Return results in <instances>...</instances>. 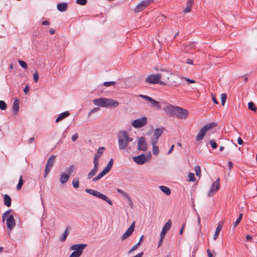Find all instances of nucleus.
Listing matches in <instances>:
<instances>
[{
    "instance_id": "obj_39",
    "label": "nucleus",
    "mask_w": 257,
    "mask_h": 257,
    "mask_svg": "<svg viewBox=\"0 0 257 257\" xmlns=\"http://www.w3.org/2000/svg\"><path fill=\"white\" fill-rule=\"evenodd\" d=\"M7 105L3 100H0V109L1 110H5L7 108Z\"/></svg>"
},
{
    "instance_id": "obj_20",
    "label": "nucleus",
    "mask_w": 257,
    "mask_h": 257,
    "mask_svg": "<svg viewBox=\"0 0 257 257\" xmlns=\"http://www.w3.org/2000/svg\"><path fill=\"white\" fill-rule=\"evenodd\" d=\"M57 9L60 12H65L67 10L68 5L65 3H58L57 5Z\"/></svg>"
},
{
    "instance_id": "obj_17",
    "label": "nucleus",
    "mask_w": 257,
    "mask_h": 257,
    "mask_svg": "<svg viewBox=\"0 0 257 257\" xmlns=\"http://www.w3.org/2000/svg\"><path fill=\"white\" fill-rule=\"evenodd\" d=\"M164 130V128L163 127L161 128H157L154 133V136L155 137V139L153 140H157V142H158V140L163 134Z\"/></svg>"
},
{
    "instance_id": "obj_6",
    "label": "nucleus",
    "mask_w": 257,
    "mask_h": 257,
    "mask_svg": "<svg viewBox=\"0 0 257 257\" xmlns=\"http://www.w3.org/2000/svg\"><path fill=\"white\" fill-rule=\"evenodd\" d=\"M158 74L160 76V80H161V82H163V83H161V85H168V83L169 81L170 77L171 76L172 73L169 71L165 69H161V73Z\"/></svg>"
},
{
    "instance_id": "obj_63",
    "label": "nucleus",
    "mask_w": 257,
    "mask_h": 257,
    "mask_svg": "<svg viewBox=\"0 0 257 257\" xmlns=\"http://www.w3.org/2000/svg\"><path fill=\"white\" fill-rule=\"evenodd\" d=\"M121 194H122L123 196L126 197L128 199H130V196H128V194L123 192H122V193H121Z\"/></svg>"
},
{
    "instance_id": "obj_50",
    "label": "nucleus",
    "mask_w": 257,
    "mask_h": 257,
    "mask_svg": "<svg viewBox=\"0 0 257 257\" xmlns=\"http://www.w3.org/2000/svg\"><path fill=\"white\" fill-rule=\"evenodd\" d=\"M242 214H240L238 218L236 219V220L234 223V225H238L240 223L241 220L242 219Z\"/></svg>"
},
{
    "instance_id": "obj_49",
    "label": "nucleus",
    "mask_w": 257,
    "mask_h": 257,
    "mask_svg": "<svg viewBox=\"0 0 257 257\" xmlns=\"http://www.w3.org/2000/svg\"><path fill=\"white\" fill-rule=\"evenodd\" d=\"M114 84H115V82H114V81H108V82L106 81V82H105L103 83V85L106 87L110 86Z\"/></svg>"
},
{
    "instance_id": "obj_28",
    "label": "nucleus",
    "mask_w": 257,
    "mask_h": 257,
    "mask_svg": "<svg viewBox=\"0 0 257 257\" xmlns=\"http://www.w3.org/2000/svg\"><path fill=\"white\" fill-rule=\"evenodd\" d=\"M159 188L167 195H170L171 193V190L168 187L165 186H160Z\"/></svg>"
},
{
    "instance_id": "obj_10",
    "label": "nucleus",
    "mask_w": 257,
    "mask_h": 257,
    "mask_svg": "<svg viewBox=\"0 0 257 257\" xmlns=\"http://www.w3.org/2000/svg\"><path fill=\"white\" fill-rule=\"evenodd\" d=\"M147 122V118L144 116L134 120L132 125L135 128H140L145 125Z\"/></svg>"
},
{
    "instance_id": "obj_32",
    "label": "nucleus",
    "mask_w": 257,
    "mask_h": 257,
    "mask_svg": "<svg viewBox=\"0 0 257 257\" xmlns=\"http://www.w3.org/2000/svg\"><path fill=\"white\" fill-rule=\"evenodd\" d=\"M74 166L71 165L68 168H66L65 170V172H66V174L69 175L70 176V175L72 174L74 170Z\"/></svg>"
},
{
    "instance_id": "obj_58",
    "label": "nucleus",
    "mask_w": 257,
    "mask_h": 257,
    "mask_svg": "<svg viewBox=\"0 0 257 257\" xmlns=\"http://www.w3.org/2000/svg\"><path fill=\"white\" fill-rule=\"evenodd\" d=\"M237 143L239 145H242L243 144V142L240 137L238 138Z\"/></svg>"
},
{
    "instance_id": "obj_4",
    "label": "nucleus",
    "mask_w": 257,
    "mask_h": 257,
    "mask_svg": "<svg viewBox=\"0 0 257 257\" xmlns=\"http://www.w3.org/2000/svg\"><path fill=\"white\" fill-rule=\"evenodd\" d=\"M87 246L86 244H77L72 245L70 249L74 250L69 257H80L82 253L83 250Z\"/></svg>"
},
{
    "instance_id": "obj_47",
    "label": "nucleus",
    "mask_w": 257,
    "mask_h": 257,
    "mask_svg": "<svg viewBox=\"0 0 257 257\" xmlns=\"http://www.w3.org/2000/svg\"><path fill=\"white\" fill-rule=\"evenodd\" d=\"M11 212V210H8L3 214V221L4 222L7 216H9L10 213Z\"/></svg>"
},
{
    "instance_id": "obj_61",
    "label": "nucleus",
    "mask_w": 257,
    "mask_h": 257,
    "mask_svg": "<svg viewBox=\"0 0 257 257\" xmlns=\"http://www.w3.org/2000/svg\"><path fill=\"white\" fill-rule=\"evenodd\" d=\"M174 145H172L171 146V148L170 149V150H169L168 152V154H170L171 153L173 150H174Z\"/></svg>"
},
{
    "instance_id": "obj_56",
    "label": "nucleus",
    "mask_w": 257,
    "mask_h": 257,
    "mask_svg": "<svg viewBox=\"0 0 257 257\" xmlns=\"http://www.w3.org/2000/svg\"><path fill=\"white\" fill-rule=\"evenodd\" d=\"M164 238L162 237H160V240L158 242V247H160L163 243V241L164 240Z\"/></svg>"
},
{
    "instance_id": "obj_60",
    "label": "nucleus",
    "mask_w": 257,
    "mask_h": 257,
    "mask_svg": "<svg viewBox=\"0 0 257 257\" xmlns=\"http://www.w3.org/2000/svg\"><path fill=\"white\" fill-rule=\"evenodd\" d=\"M29 90V87H28V85H26V87L24 89V91L26 94H27Z\"/></svg>"
},
{
    "instance_id": "obj_38",
    "label": "nucleus",
    "mask_w": 257,
    "mask_h": 257,
    "mask_svg": "<svg viewBox=\"0 0 257 257\" xmlns=\"http://www.w3.org/2000/svg\"><path fill=\"white\" fill-rule=\"evenodd\" d=\"M192 5L191 4H186V7L183 10V12L185 14L188 13L191 11Z\"/></svg>"
},
{
    "instance_id": "obj_1",
    "label": "nucleus",
    "mask_w": 257,
    "mask_h": 257,
    "mask_svg": "<svg viewBox=\"0 0 257 257\" xmlns=\"http://www.w3.org/2000/svg\"><path fill=\"white\" fill-rule=\"evenodd\" d=\"M93 103L102 107H116L118 106V102L114 99L101 97L93 100Z\"/></svg>"
},
{
    "instance_id": "obj_2",
    "label": "nucleus",
    "mask_w": 257,
    "mask_h": 257,
    "mask_svg": "<svg viewBox=\"0 0 257 257\" xmlns=\"http://www.w3.org/2000/svg\"><path fill=\"white\" fill-rule=\"evenodd\" d=\"M133 139L128 136L126 131H120L118 134V147L120 150H125L127 148L129 142H132Z\"/></svg>"
},
{
    "instance_id": "obj_14",
    "label": "nucleus",
    "mask_w": 257,
    "mask_h": 257,
    "mask_svg": "<svg viewBox=\"0 0 257 257\" xmlns=\"http://www.w3.org/2000/svg\"><path fill=\"white\" fill-rule=\"evenodd\" d=\"M134 161L138 165H143L146 162V157L144 154L133 157Z\"/></svg>"
},
{
    "instance_id": "obj_27",
    "label": "nucleus",
    "mask_w": 257,
    "mask_h": 257,
    "mask_svg": "<svg viewBox=\"0 0 257 257\" xmlns=\"http://www.w3.org/2000/svg\"><path fill=\"white\" fill-rule=\"evenodd\" d=\"M6 225H15V221L14 216L12 215H9L6 218Z\"/></svg>"
},
{
    "instance_id": "obj_37",
    "label": "nucleus",
    "mask_w": 257,
    "mask_h": 257,
    "mask_svg": "<svg viewBox=\"0 0 257 257\" xmlns=\"http://www.w3.org/2000/svg\"><path fill=\"white\" fill-rule=\"evenodd\" d=\"M248 107L250 110H251L253 111H256V110L257 109L254 103L253 102H248Z\"/></svg>"
},
{
    "instance_id": "obj_52",
    "label": "nucleus",
    "mask_w": 257,
    "mask_h": 257,
    "mask_svg": "<svg viewBox=\"0 0 257 257\" xmlns=\"http://www.w3.org/2000/svg\"><path fill=\"white\" fill-rule=\"evenodd\" d=\"M104 150H105V148L104 147H99L97 150V153L100 155H101L102 154H103Z\"/></svg>"
},
{
    "instance_id": "obj_59",
    "label": "nucleus",
    "mask_w": 257,
    "mask_h": 257,
    "mask_svg": "<svg viewBox=\"0 0 257 257\" xmlns=\"http://www.w3.org/2000/svg\"><path fill=\"white\" fill-rule=\"evenodd\" d=\"M246 239L247 241H251L252 240V237L249 235H247L246 236Z\"/></svg>"
},
{
    "instance_id": "obj_44",
    "label": "nucleus",
    "mask_w": 257,
    "mask_h": 257,
    "mask_svg": "<svg viewBox=\"0 0 257 257\" xmlns=\"http://www.w3.org/2000/svg\"><path fill=\"white\" fill-rule=\"evenodd\" d=\"M209 144L213 149H216L217 147V144L214 140H210L209 141Z\"/></svg>"
},
{
    "instance_id": "obj_9",
    "label": "nucleus",
    "mask_w": 257,
    "mask_h": 257,
    "mask_svg": "<svg viewBox=\"0 0 257 257\" xmlns=\"http://www.w3.org/2000/svg\"><path fill=\"white\" fill-rule=\"evenodd\" d=\"M220 188V179L218 178L211 185L210 189L208 192L207 195L208 197L213 196V195Z\"/></svg>"
},
{
    "instance_id": "obj_34",
    "label": "nucleus",
    "mask_w": 257,
    "mask_h": 257,
    "mask_svg": "<svg viewBox=\"0 0 257 257\" xmlns=\"http://www.w3.org/2000/svg\"><path fill=\"white\" fill-rule=\"evenodd\" d=\"M222 226H217L216 229V230H215V233L214 234V236H213V239L214 240H216V238H217L221 229H222Z\"/></svg>"
},
{
    "instance_id": "obj_33",
    "label": "nucleus",
    "mask_w": 257,
    "mask_h": 257,
    "mask_svg": "<svg viewBox=\"0 0 257 257\" xmlns=\"http://www.w3.org/2000/svg\"><path fill=\"white\" fill-rule=\"evenodd\" d=\"M113 163V159H110L108 162V163L107 164L106 166L104 168V169L109 172L112 167Z\"/></svg>"
},
{
    "instance_id": "obj_8",
    "label": "nucleus",
    "mask_w": 257,
    "mask_h": 257,
    "mask_svg": "<svg viewBox=\"0 0 257 257\" xmlns=\"http://www.w3.org/2000/svg\"><path fill=\"white\" fill-rule=\"evenodd\" d=\"M146 82L149 84H159L163 83L160 80L159 74H151L148 75L146 78Z\"/></svg>"
},
{
    "instance_id": "obj_12",
    "label": "nucleus",
    "mask_w": 257,
    "mask_h": 257,
    "mask_svg": "<svg viewBox=\"0 0 257 257\" xmlns=\"http://www.w3.org/2000/svg\"><path fill=\"white\" fill-rule=\"evenodd\" d=\"M138 149L142 151H146L147 149V144L146 139L144 137H140L138 141Z\"/></svg>"
},
{
    "instance_id": "obj_55",
    "label": "nucleus",
    "mask_w": 257,
    "mask_h": 257,
    "mask_svg": "<svg viewBox=\"0 0 257 257\" xmlns=\"http://www.w3.org/2000/svg\"><path fill=\"white\" fill-rule=\"evenodd\" d=\"M78 137V135L77 134H75L72 135L71 137V140L73 142H75L77 139Z\"/></svg>"
},
{
    "instance_id": "obj_11",
    "label": "nucleus",
    "mask_w": 257,
    "mask_h": 257,
    "mask_svg": "<svg viewBox=\"0 0 257 257\" xmlns=\"http://www.w3.org/2000/svg\"><path fill=\"white\" fill-rule=\"evenodd\" d=\"M139 96L146 100L151 102V105L153 107H156L158 109H160L161 107V104L159 101H157L149 96L145 95L143 94L139 95Z\"/></svg>"
},
{
    "instance_id": "obj_54",
    "label": "nucleus",
    "mask_w": 257,
    "mask_h": 257,
    "mask_svg": "<svg viewBox=\"0 0 257 257\" xmlns=\"http://www.w3.org/2000/svg\"><path fill=\"white\" fill-rule=\"evenodd\" d=\"M184 79L186 81H187L188 82H189V83H195V81L193 80V79H189L188 78H186V77H184Z\"/></svg>"
},
{
    "instance_id": "obj_51",
    "label": "nucleus",
    "mask_w": 257,
    "mask_h": 257,
    "mask_svg": "<svg viewBox=\"0 0 257 257\" xmlns=\"http://www.w3.org/2000/svg\"><path fill=\"white\" fill-rule=\"evenodd\" d=\"M93 163L94 165V167L98 168V166H99L98 159H97L96 158H94Z\"/></svg>"
},
{
    "instance_id": "obj_43",
    "label": "nucleus",
    "mask_w": 257,
    "mask_h": 257,
    "mask_svg": "<svg viewBox=\"0 0 257 257\" xmlns=\"http://www.w3.org/2000/svg\"><path fill=\"white\" fill-rule=\"evenodd\" d=\"M195 173L197 176L200 177L201 175V169L198 166L195 167Z\"/></svg>"
},
{
    "instance_id": "obj_29",
    "label": "nucleus",
    "mask_w": 257,
    "mask_h": 257,
    "mask_svg": "<svg viewBox=\"0 0 257 257\" xmlns=\"http://www.w3.org/2000/svg\"><path fill=\"white\" fill-rule=\"evenodd\" d=\"M98 168L93 167V168L89 172L87 175V179H90L93 177L98 171Z\"/></svg>"
},
{
    "instance_id": "obj_46",
    "label": "nucleus",
    "mask_w": 257,
    "mask_h": 257,
    "mask_svg": "<svg viewBox=\"0 0 257 257\" xmlns=\"http://www.w3.org/2000/svg\"><path fill=\"white\" fill-rule=\"evenodd\" d=\"M34 80L35 82H37L39 80V74L37 71H36L33 75Z\"/></svg>"
},
{
    "instance_id": "obj_40",
    "label": "nucleus",
    "mask_w": 257,
    "mask_h": 257,
    "mask_svg": "<svg viewBox=\"0 0 257 257\" xmlns=\"http://www.w3.org/2000/svg\"><path fill=\"white\" fill-rule=\"evenodd\" d=\"M226 99H227L226 95L225 93L221 94V104L222 105H224Z\"/></svg>"
},
{
    "instance_id": "obj_23",
    "label": "nucleus",
    "mask_w": 257,
    "mask_h": 257,
    "mask_svg": "<svg viewBox=\"0 0 257 257\" xmlns=\"http://www.w3.org/2000/svg\"><path fill=\"white\" fill-rule=\"evenodd\" d=\"M157 143V140H152V144L153 146V153L155 155H158L159 153V148L157 146H156Z\"/></svg>"
},
{
    "instance_id": "obj_31",
    "label": "nucleus",
    "mask_w": 257,
    "mask_h": 257,
    "mask_svg": "<svg viewBox=\"0 0 257 257\" xmlns=\"http://www.w3.org/2000/svg\"><path fill=\"white\" fill-rule=\"evenodd\" d=\"M85 191L87 193H89V194H91V195H93L94 196H96L97 197L98 195V194H99V193L97 191L94 190H92V189H86L85 190Z\"/></svg>"
},
{
    "instance_id": "obj_41",
    "label": "nucleus",
    "mask_w": 257,
    "mask_h": 257,
    "mask_svg": "<svg viewBox=\"0 0 257 257\" xmlns=\"http://www.w3.org/2000/svg\"><path fill=\"white\" fill-rule=\"evenodd\" d=\"M19 63L21 66L23 67L24 69H27L28 68V65L24 61L22 60H19Z\"/></svg>"
},
{
    "instance_id": "obj_16",
    "label": "nucleus",
    "mask_w": 257,
    "mask_h": 257,
    "mask_svg": "<svg viewBox=\"0 0 257 257\" xmlns=\"http://www.w3.org/2000/svg\"><path fill=\"white\" fill-rule=\"evenodd\" d=\"M135 226H130L129 228L127 229V230L124 233L121 237V239L122 240L128 238L133 233V231L135 229Z\"/></svg>"
},
{
    "instance_id": "obj_13",
    "label": "nucleus",
    "mask_w": 257,
    "mask_h": 257,
    "mask_svg": "<svg viewBox=\"0 0 257 257\" xmlns=\"http://www.w3.org/2000/svg\"><path fill=\"white\" fill-rule=\"evenodd\" d=\"M148 6V3H147L145 0H144L136 7L135 9V12L138 13L141 12L146 9Z\"/></svg>"
},
{
    "instance_id": "obj_53",
    "label": "nucleus",
    "mask_w": 257,
    "mask_h": 257,
    "mask_svg": "<svg viewBox=\"0 0 257 257\" xmlns=\"http://www.w3.org/2000/svg\"><path fill=\"white\" fill-rule=\"evenodd\" d=\"M99 110V107H95V108H93L89 112L88 115H90L91 113H93L94 112L97 111Z\"/></svg>"
},
{
    "instance_id": "obj_24",
    "label": "nucleus",
    "mask_w": 257,
    "mask_h": 257,
    "mask_svg": "<svg viewBox=\"0 0 257 257\" xmlns=\"http://www.w3.org/2000/svg\"><path fill=\"white\" fill-rule=\"evenodd\" d=\"M70 176L69 175H67L65 173H63L61 174L60 181L62 184H65L67 182Z\"/></svg>"
},
{
    "instance_id": "obj_45",
    "label": "nucleus",
    "mask_w": 257,
    "mask_h": 257,
    "mask_svg": "<svg viewBox=\"0 0 257 257\" xmlns=\"http://www.w3.org/2000/svg\"><path fill=\"white\" fill-rule=\"evenodd\" d=\"M188 177L189 178L190 181H195V176L194 174L193 173H189L188 175Z\"/></svg>"
},
{
    "instance_id": "obj_35",
    "label": "nucleus",
    "mask_w": 257,
    "mask_h": 257,
    "mask_svg": "<svg viewBox=\"0 0 257 257\" xmlns=\"http://www.w3.org/2000/svg\"><path fill=\"white\" fill-rule=\"evenodd\" d=\"M73 186L75 188H78L79 186V181L78 177H75L72 181Z\"/></svg>"
},
{
    "instance_id": "obj_36",
    "label": "nucleus",
    "mask_w": 257,
    "mask_h": 257,
    "mask_svg": "<svg viewBox=\"0 0 257 257\" xmlns=\"http://www.w3.org/2000/svg\"><path fill=\"white\" fill-rule=\"evenodd\" d=\"M24 184V181L23 179V176H21L19 178V182L17 186V189L18 190H20L22 187V186Z\"/></svg>"
},
{
    "instance_id": "obj_21",
    "label": "nucleus",
    "mask_w": 257,
    "mask_h": 257,
    "mask_svg": "<svg viewBox=\"0 0 257 257\" xmlns=\"http://www.w3.org/2000/svg\"><path fill=\"white\" fill-rule=\"evenodd\" d=\"M108 172L106 171L105 169H104L100 173H99L97 176L94 177L92 179V181H96L97 180H99L102 177H103L104 175H105L107 173H108Z\"/></svg>"
},
{
    "instance_id": "obj_7",
    "label": "nucleus",
    "mask_w": 257,
    "mask_h": 257,
    "mask_svg": "<svg viewBox=\"0 0 257 257\" xmlns=\"http://www.w3.org/2000/svg\"><path fill=\"white\" fill-rule=\"evenodd\" d=\"M56 157L55 155H51L48 159L45 167L44 178H46L50 172L55 163Z\"/></svg>"
},
{
    "instance_id": "obj_62",
    "label": "nucleus",
    "mask_w": 257,
    "mask_h": 257,
    "mask_svg": "<svg viewBox=\"0 0 257 257\" xmlns=\"http://www.w3.org/2000/svg\"><path fill=\"white\" fill-rule=\"evenodd\" d=\"M121 194H122L123 196L126 197L128 199H130V196H128V194L123 192H122V193H121Z\"/></svg>"
},
{
    "instance_id": "obj_57",
    "label": "nucleus",
    "mask_w": 257,
    "mask_h": 257,
    "mask_svg": "<svg viewBox=\"0 0 257 257\" xmlns=\"http://www.w3.org/2000/svg\"><path fill=\"white\" fill-rule=\"evenodd\" d=\"M233 167V163L231 161L228 162V167L229 170H231Z\"/></svg>"
},
{
    "instance_id": "obj_26",
    "label": "nucleus",
    "mask_w": 257,
    "mask_h": 257,
    "mask_svg": "<svg viewBox=\"0 0 257 257\" xmlns=\"http://www.w3.org/2000/svg\"><path fill=\"white\" fill-rule=\"evenodd\" d=\"M4 204L7 207H10L11 205L12 199L10 196L8 194L4 196Z\"/></svg>"
},
{
    "instance_id": "obj_64",
    "label": "nucleus",
    "mask_w": 257,
    "mask_h": 257,
    "mask_svg": "<svg viewBox=\"0 0 257 257\" xmlns=\"http://www.w3.org/2000/svg\"><path fill=\"white\" fill-rule=\"evenodd\" d=\"M207 255L209 257H213V255L211 253L210 250L209 249L207 250Z\"/></svg>"
},
{
    "instance_id": "obj_25",
    "label": "nucleus",
    "mask_w": 257,
    "mask_h": 257,
    "mask_svg": "<svg viewBox=\"0 0 257 257\" xmlns=\"http://www.w3.org/2000/svg\"><path fill=\"white\" fill-rule=\"evenodd\" d=\"M98 194V196H97L98 198H100V199L105 201L106 202H107L110 205H111L112 204V202L111 201V200L108 197H107L106 195H105L100 192Z\"/></svg>"
},
{
    "instance_id": "obj_48",
    "label": "nucleus",
    "mask_w": 257,
    "mask_h": 257,
    "mask_svg": "<svg viewBox=\"0 0 257 257\" xmlns=\"http://www.w3.org/2000/svg\"><path fill=\"white\" fill-rule=\"evenodd\" d=\"M76 2L80 5L84 6L87 4V0H76Z\"/></svg>"
},
{
    "instance_id": "obj_42",
    "label": "nucleus",
    "mask_w": 257,
    "mask_h": 257,
    "mask_svg": "<svg viewBox=\"0 0 257 257\" xmlns=\"http://www.w3.org/2000/svg\"><path fill=\"white\" fill-rule=\"evenodd\" d=\"M141 243L140 242H138L136 245L133 246L132 248L129 250L128 253H131V252L133 251L134 250L137 249L138 247L140 245Z\"/></svg>"
},
{
    "instance_id": "obj_30",
    "label": "nucleus",
    "mask_w": 257,
    "mask_h": 257,
    "mask_svg": "<svg viewBox=\"0 0 257 257\" xmlns=\"http://www.w3.org/2000/svg\"><path fill=\"white\" fill-rule=\"evenodd\" d=\"M171 226H164L161 232L160 237L164 238L165 234H166L167 231L170 229Z\"/></svg>"
},
{
    "instance_id": "obj_5",
    "label": "nucleus",
    "mask_w": 257,
    "mask_h": 257,
    "mask_svg": "<svg viewBox=\"0 0 257 257\" xmlns=\"http://www.w3.org/2000/svg\"><path fill=\"white\" fill-rule=\"evenodd\" d=\"M217 125L215 122H211L205 125L200 131L197 135L196 139L197 141H199L203 139L204 136L206 135L207 131L211 130Z\"/></svg>"
},
{
    "instance_id": "obj_19",
    "label": "nucleus",
    "mask_w": 257,
    "mask_h": 257,
    "mask_svg": "<svg viewBox=\"0 0 257 257\" xmlns=\"http://www.w3.org/2000/svg\"><path fill=\"white\" fill-rule=\"evenodd\" d=\"M70 227H67L66 228L64 232L63 233V234L59 237V240L61 242H64L68 236L70 231Z\"/></svg>"
},
{
    "instance_id": "obj_22",
    "label": "nucleus",
    "mask_w": 257,
    "mask_h": 257,
    "mask_svg": "<svg viewBox=\"0 0 257 257\" xmlns=\"http://www.w3.org/2000/svg\"><path fill=\"white\" fill-rule=\"evenodd\" d=\"M70 113L68 111H65L61 113L59 115L58 117L56 119V122H58L62 120L64 118L69 116Z\"/></svg>"
},
{
    "instance_id": "obj_15",
    "label": "nucleus",
    "mask_w": 257,
    "mask_h": 257,
    "mask_svg": "<svg viewBox=\"0 0 257 257\" xmlns=\"http://www.w3.org/2000/svg\"><path fill=\"white\" fill-rule=\"evenodd\" d=\"M195 45L194 42H188L184 45V51L187 53H192V50L195 49Z\"/></svg>"
},
{
    "instance_id": "obj_3",
    "label": "nucleus",
    "mask_w": 257,
    "mask_h": 257,
    "mask_svg": "<svg viewBox=\"0 0 257 257\" xmlns=\"http://www.w3.org/2000/svg\"><path fill=\"white\" fill-rule=\"evenodd\" d=\"M168 108L170 109L172 112L179 118L185 119L188 116L189 112L185 109H183L179 106L174 107L172 105L168 106Z\"/></svg>"
},
{
    "instance_id": "obj_18",
    "label": "nucleus",
    "mask_w": 257,
    "mask_h": 257,
    "mask_svg": "<svg viewBox=\"0 0 257 257\" xmlns=\"http://www.w3.org/2000/svg\"><path fill=\"white\" fill-rule=\"evenodd\" d=\"M19 100L15 99L13 105V112L14 115H16L19 109Z\"/></svg>"
}]
</instances>
